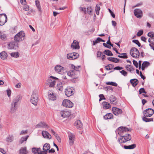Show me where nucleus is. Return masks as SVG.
<instances>
[{
  "label": "nucleus",
  "instance_id": "nucleus-8",
  "mask_svg": "<svg viewBox=\"0 0 154 154\" xmlns=\"http://www.w3.org/2000/svg\"><path fill=\"white\" fill-rule=\"evenodd\" d=\"M7 20V17L5 14H0V25H4Z\"/></svg>",
  "mask_w": 154,
  "mask_h": 154
},
{
  "label": "nucleus",
  "instance_id": "nucleus-27",
  "mask_svg": "<svg viewBox=\"0 0 154 154\" xmlns=\"http://www.w3.org/2000/svg\"><path fill=\"white\" fill-rule=\"evenodd\" d=\"M35 2L36 6L37 7L39 12H40V14H41L42 12V11L40 2L38 0H36Z\"/></svg>",
  "mask_w": 154,
  "mask_h": 154
},
{
  "label": "nucleus",
  "instance_id": "nucleus-41",
  "mask_svg": "<svg viewBox=\"0 0 154 154\" xmlns=\"http://www.w3.org/2000/svg\"><path fill=\"white\" fill-rule=\"evenodd\" d=\"M150 65V63L148 61H144L142 64V66H144V67L147 68L148 66Z\"/></svg>",
  "mask_w": 154,
  "mask_h": 154
},
{
  "label": "nucleus",
  "instance_id": "nucleus-15",
  "mask_svg": "<svg viewBox=\"0 0 154 154\" xmlns=\"http://www.w3.org/2000/svg\"><path fill=\"white\" fill-rule=\"evenodd\" d=\"M71 48L72 49H79L80 46L79 45V42L76 40H74L73 42L71 45Z\"/></svg>",
  "mask_w": 154,
  "mask_h": 154
},
{
  "label": "nucleus",
  "instance_id": "nucleus-4",
  "mask_svg": "<svg viewBox=\"0 0 154 154\" xmlns=\"http://www.w3.org/2000/svg\"><path fill=\"white\" fill-rule=\"evenodd\" d=\"M129 130L130 129L128 128L121 126L118 128L117 131L118 134L122 137L123 134L127 133Z\"/></svg>",
  "mask_w": 154,
  "mask_h": 154
},
{
  "label": "nucleus",
  "instance_id": "nucleus-36",
  "mask_svg": "<svg viewBox=\"0 0 154 154\" xmlns=\"http://www.w3.org/2000/svg\"><path fill=\"white\" fill-rule=\"evenodd\" d=\"M125 68L127 70L130 72H131V71H133L134 70V69L133 66H131L130 65H127L125 66Z\"/></svg>",
  "mask_w": 154,
  "mask_h": 154
},
{
  "label": "nucleus",
  "instance_id": "nucleus-14",
  "mask_svg": "<svg viewBox=\"0 0 154 154\" xmlns=\"http://www.w3.org/2000/svg\"><path fill=\"white\" fill-rule=\"evenodd\" d=\"M112 110L113 113L116 116H118L119 114H121L122 112L121 109L116 107H112Z\"/></svg>",
  "mask_w": 154,
  "mask_h": 154
},
{
  "label": "nucleus",
  "instance_id": "nucleus-38",
  "mask_svg": "<svg viewBox=\"0 0 154 154\" xmlns=\"http://www.w3.org/2000/svg\"><path fill=\"white\" fill-rule=\"evenodd\" d=\"M146 117H145V116L143 117L142 119L143 120L146 122H149L152 121H153V118H149L148 119L146 118Z\"/></svg>",
  "mask_w": 154,
  "mask_h": 154
},
{
  "label": "nucleus",
  "instance_id": "nucleus-50",
  "mask_svg": "<svg viewBox=\"0 0 154 154\" xmlns=\"http://www.w3.org/2000/svg\"><path fill=\"white\" fill-rule=\"evenodd\" d=\"M120 72L125 76H126L128 74L127 72L123 70L120 71Z\"/></svg>",
  "mask_w": 154,
  "mask_h": 154
},
{
  "label": "nucleus",
  "instance_id": "nucleus-62",
  "mask_svg": "<svg viewBox=\"0 0 154 154\" xmlns=\"http://www.w3.org/2000/svg\"><path fill=\"white\" fill-rule=\"evenodd\" d=\"M102 53L100 51H98L97 52V57H101L102 55Z\"/></svg>",
  "mask_w": 154,
  "mask_h": 154
},
{
  "label": "nucleus",
  "instance_id": "nucleus-48",
  "mask_svg": "<svg viewBox=\"0 0 154 154\" xmlns=\"http://www.w3.org/2000/svg\"><path fill=\"white\" fill-rule=\"evenodd\" d=\"M132 42L136 44H137L139 47H140L141 46V44L137 40H132Z\"/></svg>",
  "mask_w": 154,
  "mask_h": 154
},
{
  "label": "nucleus",
  "instance_id": "nucleus-55",
  "mask_svg": "<svg viewBox=\"0 0 154 154\" xmlns=\"http://www.w3.org/2000/svg\"><path fill=\"white\" fill-rule=\"evenodd\" d=\"M17 42H13L14 45V49H17L18 48V44Z\"/></svg>",
  "mask_w": 154,
  "mask_h": 154
},
{
  "label": "nucleus",
  "instance_id": "nucleus-9",
  "mask_svg": "<svg viewBox=\"0 0 154 154\" xmlns=\"http://www.w3.org/2000/svg\"><path fill=\"white\" fill-rule=\"evenodd\" d=\"M62 105L65 107L67 108H72L73 107V103L69 100H64L62 102Z\"/></svg>",
  "mask_w": 154,
  "mask_h": 154
},
{
  "label": "nucleus",
  "instance_id": "nucleus-33",
  "mask_svg": "<svg viewBox=\"0 0 154 154\" xmlns=\"http://www.w3.org/2000/svg\"><path fill=\"white\" fill-rule=\"evenodd\" d=\"M7 35L3 32L0 31V38L2 39H5L6 38Z\"/></svg>",
  "mask_w": 154,
  "mask_h": 154
},
{
  "label": "nucleus",
  "instance_id": "nucleus-13",
  "mask_svg": "<svg viewBox=\"0 0 154 154\" xmlns=\"http://www.w3.org/2000/svg\"><path fill=\"white\" fill-rule=\"evenodd\" d=\"M68 137L69 144L70 146H72L73 145L75 140V135L73 134L69 133V134Z\"/></svg>",
  "mask_w": 154,
  "mask_h": 154
},
{
  "label": "nucleus",
  "instance_id": "nucleus-5",
  "mask_svg": "<svg viewBox=\"0 0 154 154\" xmlns=\"http://www.w3.org/2000/svg\"><path fill=\"white\" fill-rule=\"evenodd\" d=\"M20 99V97H16L14 99L11 107V112H14L16 110V106L17 105V103Z\"/></svg>",
  "mask_w": 154,
  "mask_h": 154
},
{
  "label": "nucleus",
  "instance_id": "nucleus-11",
  "mask_svg": "<svg viewBox=\"0 0 154 154\" xmlns=\"http://www.w3.org/2000/svg\"><path fill=\"white\" fill-rule=\"evenodd\" d=\"M55 71L60 74H63L64 73L65 69L64 67L60 65H57L54 68Z\"/></svg>",
  "mask_w": 154,
  "mask_h": 154
},
{
  "label": "nucleus",
  "instance_id": "nucleus-42",
  "mask_svg": "<svg viewBox=\"0 0 154 154\" xmlns=\"http://www.w3.org/2000/svg\"><path fill=\"white\" fill-rule=\"evenodd\" d=\"M28 137V136H27L25 137H22L21 138V139L20 140V143H22L24 141H26L27 140Z\"/></svg>",
  "mask_w": 154,
  "mask_h": 154
},
{
  "label": "nucleus",
  "instance_id": "nucleus-31",
  "mask_svg": "<svg viewBox=\"0 0 154 154\" xmlns=\"http://www.w3.org/2000/svg\"><path fill=\"white\" fill-rule=\"evenodd\" d=\"M57 88L59 91H62L63 90V84L61 83H59L57 85Z\"/></svg>",
  "mask_w": 154,
  "mask_h": 154
},
{
  "label": "nucleus",
  "instance_id": "nucleus-40",
  "mask_svg": "<svg viewBox=\"0 0 154 154\" xmlns=\"http://www.w3.org/2000/svg\"><path fill=\"white\" fill-rule=\"evenodd\" d=\"M106 84L107 85H112L116 87L117 86V84L116 82H109L106 83Z\"/></svg>",
  "mask_w": 154,
  "mask_h": 154
},
{
  "label": "nucleus",
  "instance_id": "nucleus-47",
  "mask_svg": "<svg viewBox=\"0 0 154 154\" xmlns=\"http://www.w3.org/2000/svg\"><path fill=\"white\" fill-rule=\"evenodd\" d=\"M147 35L150 37L151 38H152L154 37V33L152 32H149L148 33Z\"/></svg>",
  "mask_w": 154,
  "mask_h": 154
},
{
  "label": "nucleus",
  "instance_id": "nucleus-16",
  "mask_svg": "<svg viewBox=\"0 0 154 154\" xmlns=\"http://www.w3.org/2000/svg\"><path fill=\"white\" fill-rule=\"evenodd\" d=\"M50 148V145L49 143H45L43 146V150L42 154H46L48 152V150H49Z\"/></svg>",
  "mask_w": 154,
  "mask_h": 154
},
{
  "label": "nucleus",
  "instance_id": "nucleus-32",
  "mask_svg": "<svg viewBox=\"0 0 154 154\" xmlns=\"http://www.w3.org/2000/svg\"><path fill=\"white\" fill-rule=\"evenodd\" d=\"M136 147V145L135 144H132L129 146H125L124 147L126 149H132Z\"/></svg>",
  "mask_w": 154,
  "mask_h": 154
},
{
  "label": "nucleus",
  "instance_id": "nucleus-17",
  "mask_svg": "<svg viewBox=\"0 0 154 154\" xmlns=\"http://www.w3.org/2000/svg\"><path fill=\"white\" fill-rule=\"evenodd\" d=\"M60 114L62 117L63 118L69 117L71 114L69 111L66 110L61 111L60 112Z\"/></svg>",
  "mask_w": 154,
  "mask_h": 154
},
{
  "label": "nucleus",
  "instance_id": "nucleus-59",
  "mask_svg": "<svg viewBox=\"0 0 154 154\" xmlns=\"http://www.w3.org/2000/svg\"><path fill=\"white\" fill-rule=\"evenodd\" d=\"M123 69V68L122 67L119 66H117L113 68L114 70H120Z\"/></svg>",
  "mask_w": 154,
  "mask_h": 154
},
{
  "label": "nucleus",
  "instance_id": "nucleus-52",
  "mask_svg": "<svg viewBox=\"0 0 154 154\" xmlns=\"http://www.w3.org/2000/svg\"><path fill=\"white\" fill-rule=\"evenodd\" d=\"M139 94H140L142 93L146 94V92L145 91L144 88H141L139 90Z\"/></svg>",
  "mask_w": 154,
  "mask_h": 154
},
{
  "label": "nucleus",
  "instance_id": "nucleus-63",
  "mask_svg": "<svg viewBox=\"0 0 154 154\" xmlns=\"http://www.w3.org/2000/svg\"><path fill=\"white\" fill-rule=\"evenodd\" d=\"M32 152L35 154L37 153V148H34L32 149Z\"/></svg>",
  "mask_w": 154,
  "mask_h": 154
},
{
  "label": "nucleus",
  "instance_id": "nucleus-64",
  "mask_svg": "<svg viewBox=\"0 0 154 154\" xmlns=\"http://www.w3.org/2000/svg\"><path fill=\"white\" fill-rule=\"evenodd\" d=\"M11 91L10 89L7 90V93L8 96H10L11 94Z\"/></svg>",
  "mask_w": 154,
  "mask_h": 154
},
{
  "label": "nucleus",
  "instance_id": "nucleus-57",
  "mask_svg": "<svg viewBox=\"0 0 154 154\" xmlns=\"http://www.w3.org/2000/svg\"><path fill=\"white\" fill-rule=\"evenodd\" d=\"M48 95H51L53 96H54L53 91L52 90H49L48 92Z\"/></svg>",
  "mask_w": 154,
  "mask_h": 154
},
{
  "label": "nucleus",
  "instance_id": "nucleus-51",
  "mask_svg": "<svg viewBox=\"0 0 154 154\" xmlns=\"http://www.w3.org/2000/svg\"><path fill=\"white\" fill-rule=\"evenodd\" d=\"M23 9L26 11H28L29 10V7L28 5H24L23 7Z\"/></svg>",
  "mask_w": 154,
  "mask_h": 154
},
{
  "label": "nucleus",
  "instance_id": "nucleus-26",
  "mask_svg": "<svg viewBox=\"0 0 154 154\" xmlns=\"http://www.w3.org/2000/svg\"><path fill=\"white\" fill-rule=\"evenodd\" d=\"M107 60L109 61L116 63H118L119 62V59L113 57H108L107 58Z\"/></svg>",
  "mask_w": 154,
  "mask_h": 154
},
{
  "label": "nucleus",
  "instance_id": "nucleus-53",
  "mask_svg": "<svg viewBox=\"0 0 154 154\" xmlns=\"http://www.w3.org/2000/svg\"><path fill=\"white\" fill-rule=\"evenodd\" d=\"M13 140V136H9L7 138V140L9 142H11Z\"/></svg>",
  "mask_w": 154,
  "mask_h": 154
},
{
  "label": "nucleus",
  "instance_id": "nucleus-12",
  "mask_svg": "<svg viewBox=\"0 0 154 154\" xmlns=\"http://www.w3.org/2000/svg\"><path fill=\"white\" fill-rule=\"evenodd\" d=\"M79 54L78 53L73 52L68 54L67 55V57L69 59L74 60L78 57Z\"/></svg>",
  "mask_w": 154,
  "mask_h": 154
},
{
  "label": "nucleus",
  "instance_id": "nucleus-60",
  "mask_svg": "<svg viewBox=\"0 0 154 154\" xmlns=\"http://www.w3.org/2000/svg\"><path fill=\"white\" fill-rule=\"evenodd\" d=\"M105 90H112V88L110 86H107L104 88Z\"/></svg>",
  "mask_w": 154,
  "mask_h": 154
},
{
  "label": "nucleus",
  "instance_id": "nucleus-20",
  "mask_svg": "<svg viewBox=\"0 0 154 154\" xmlns=\"http://www.w3.org/2000/svg\"><path fill=\"white\" fill-rule=\"evenodd\" d=\"M65 94L66 96H71L73 95V93L72 89L70 88H67L65 89Z\"/></svg>",
  "mask_w": 154,
  "mask_h": 154
},
{
  "label": "nucleus",
  "instance_id": "nucleus-45",
  "mask_svg": "<svg viewBox=\"0 0 154 154\" xmlns=\"http://www.w3.org/2000/svg\"><path fill=\"white\" fill-rule=\"evenodd\" d=\"M100 42V38L98 37L95 41H93V45H95Z\"/></svg>",
  "mask_w": 154,
  "mask_h": 154
},
{
  "label": "nucleus",
  "instance_id": "nucleus-29",
  "mask_svg": "<svg viewBox=\"0 0 154 154\" xmlns=\"http://www.w3.org/2000/svg\"><path fill=\"white\" fill-rule=\"evenodd\" d=\"M113 115L111 113H108L104 116L103 117L105 119H110L113 118Z\"/></svg>",
  "mask_w": 154,
  "mask_h": 154
},
{
  "label": "nucleus",
  "instance_id": "nucleus-56",
  "mask_svg": "<svg viewBox=\"0 0 154 154\" xmlns=\"http://www.w3.org/2000/svg\"><path fill=\"white\" fill-rule=\"evenodd\" d=\"M74 72V70H70L68 72L67 74L69 76H72V75H73Z\"/></svg>",
  "mask_w": 154,
  "mask_h": 154
},
{
  "label": "nucleus",
  "instance_id": "nucleus-35",
  "mask_svg": "<svg viewBox=\"0 0 154 154\" xmlns=\"http://www.w3.org/2000/svg\"><path fill=\"white\" fill-rule=\"evenodd\" d=\"M114 66L112 64H109L105 66V69L107 70H111L114 67Z\"/></svg>",
  "mask_w": 154,
  "mask_h": 154
},
{
  "label": "nucleus",
  "instance_id": "nucleus-24",
  "mask_svg": "<svg viewBox=\"0 0 154 154\" xmlns=\"http://www.w3.org/2000/svg\"><path fill=\"white\" fill-rule=\"evenodd\" d=\"M130 82L132 85L134 86H136L138 83V80L136 79H131Z\"/></svg>",
  "mask_w": 154,
  "mask_h": 154
},
{
  "label": "nucleus",
  "instance_id": "nucleus-18",
  "mask_svg": "<svg viewBox=\"0 0 154 154\" xmlns=\"http://www.w3.org/2000/svg\"><path fill=\"white\" fill-rule=\"evenodd\" d=\"M75 126H76V128L79 130H81L82 128L83 125L81 121L78 120L76 121L74 124Z\"/></svg>",
  "mask_w": 154,
  "mask_h": 154
},
{
  "label": "nucleus",
  "instance_id": "nucleus-30",
  "mask_svg": "<svg viewBox=\"0 0 154 154\" xmlns=\"http://www.w3.org/2000/svg\"><path fill=\"white\" fill-rule=\"evenodd\" d=\"M27 152L26 151V147H22L20 150V154H26Z\"/></svg>",
  "mask_w": 154,
  "mask_h": 154
},
{
  "label": "nucleus",
  "instance_id": "nucleus-21",
  "mask_svg": "<svg viewBox=\"0 0 154 154\" xmlns=\"http://www.w3.org/2000/svg\"><path fill=\"white\" fill-rule=\"evenodd\" d=\"M43 136L45 138L51 139V135L46 131H43L42 132Z\"/></svg>",
  "mask_w": 154,
  "mask_h": 154
},
{
  "label": "nucleus",
  "instance_id": "nucleus-54",
  "mask_svg": "<svg viewBox=\"0 0 154 154\" xmlns=\"http://www.w3.org/2000/svg\"><path fill=\"white\" fill-rule=\"evenodd\" d=\"M143 33V32L142 30H140L139 31L137 34V36H140Z\"/></svg>",
  "mask_w": 154,
  "mask_h": 154
},
{
  "label": "nucleus",
  "instance_id": "nucleus-6",
  "mask_svg": "<svg viewBox=\"0 0 154 154\" xmlns=\"http://www.w3.org/2000/svg\"><path fill=\"white\" fill-rule=\"evenodd\" d=\"M122 138L119 139V141L121 143H124L130 140L131 139V135L129 134H126L125 135L122 136Z\"/></svg>",
  "mask_w": 154,
  "mask_h": 154
},
{
  "label": "nucleus",
  "instance_id": "nucleus-43",
  "mask_svg": "<svg viewBox=\"0 0 154 154\" xmlns=\"http://www.w3.org/2000/svg\"><path fill=\"white\" fill-rule=\"evenodd\" d=\"M126 53H122L120 54L124 55H118V57L120 58L126 59L128 58V56L126 55Z\"/></svg>",
  "mask_w": 154,
  "mask_h": 154
},
{
  "label": "nucleus",
  "instance_id": "nucleus-3",
  "mask_svg": "<svg viewBox=\"0 0 154 154\" xmlns=\"http://www.w3.org/2000/svg\"><path fill=\"white\" fill-rule=\"evenodd\" d=\"M131 55L136 58H138L140 56V52L136 48L133 47L131 49L130 51Z\"/></svg>",
  "mask_w": 154,
  "mask_h": 154
},
{
  "label": "nucleus",
  "instance_id": "nucleus-58",
  "mask_svg": "<svg viewBox=\"0 0 154 154\" xmlns=\"http://www.w3.org/2000/svg\"><path fill=\"white\" fill-rule=\"evenodd\" d=\"M133 62L134 65L136 67V68H137L138 67V63L137 62L134 60Z\"/></svg>",
  "mask_w": 154,
  "mask_h": 154
},
{
  "label": "nucleus",
  "instance_id": "nucleus-1",
  "mask_svg": "<svg viewBox=\"0 0 154 154\" xmlns=\"http://www.w3.org/2000/svg\"><path fill=\"white\" fill-rule=\"evenodd\" d=\"M58 79L56 77L50 76L47 80L46 84V85H49L51 88L54 87L55 85L56 81L55 80H57Z\"/></svg>",
  "mask_w": 154,
  "mask_h": 154
},
{
  "label": "nucleus",
  "instance_id": "nucleus-61",
  "mask_svg": "<svg viewBox=\"0 0 154 154\" xmlns=\"http://www.w3.org/2000/svg\"><path fill=\"white\" fill-rule=\"evenodd\" d=\"M108 10L109 11V12H110V13L112 16L113 17V18H115V14L113 13L111 11V10L109 9H108Z\"/></svg>",
  "mask_w": 154,
  "mask_h": 154
},
{
  "label": "nucleus",
  "instance_id": "nucleus-10",
  "mask_svg": "<svg viewBox=\"0 0 154 154\" xmlns=\"http://www.w3.org/2000/svg\"><path fill=\"white\" fill-rule=\"evenodd\" d=\"M134 15L137 18L140 19L143 16V11L139 9H134Z\"/></svg>",
  "mask_w": 154,
  "mask_h": 154
},
{
  "label": "nucleus",
  "instance_id": "nucleus-23",
  "mask_svg": "<svg viewBox=\"0 0 154 154\" xmlns=\"http://www.w3.org/2000/svg\"><path fill=\"white\" fill-rule=\"evenodd\" d=\"M109 99L111 104H116L117 103L118 100L115 97H109Z\"/></svg>",
  "mask_w": 154,
  "mask_h": 154
},
{
  "label": "nucleus",
  "instance_id": "nucleus-2",
  "mask_svg": "<svg viewBox=\"0 0 154 154\" xmlns=\"http://www.w3.org/2000/svg\"><path fill=\"white\" fill-rule=\"evenodd\" d=\"M25 36L23 31H21L17 33L14 37V40L16 42H20L24 40Z\"/></svg>",
  "mask_w": 154,
  "mask_h": 154
},
{
  "label": "nucleus",
  "instance_id": "nucleus-28",
  "mask_svg": "<svg viewBox=\"0 0 154 154\" xmlns=\"http://www.w3.org/2000/svg\"><path fill=\"white\" fill-rule=\"evenodd\" d=\"M0 56L1 58L3 60L7 59V54L5 51H2L0 54Z\"/></svg>",
  "mask_w": 154,
  "mask_h": 154
},
{
  "label": "nucleus",
  "instance_id": "nucleus-37",
  "mask_svg": "<svg viewBox=\"0 0 154 154\" xmlns=\"http://www.w3.org/2000/svg\"><path fill=\"white\" fill-rule=\"evenodd\" d=\"M10 54L11 57L15 58H17L20 55L19 53L18 52H12Z\"/></svg>",
  "mask_w": 154,
  "mask_h": 154
},
{
  "label": "nucleus",
  "instance_id": "nucleus-22",
  "mask_svg": "<svg viewBox=\"0 0 154 154\" xmlns=\"http://www.w3.org/2000/svg\"><path fill=\"white\" fill-rule=\"evenodd\" d=\"M30 101L31 102L35 105H37L38 101V97H31Z\"/></svg>",
  "mask_w": 154,
  "mask_h": 154
},
{
  "label": "nucleus",
  "instance_id": "nucleus-25",
  "mask_svg": "<svg viewBox=\"0 0 154 154\" xmlns=\"http://www.w3.org/2000/svg\"><path fill=\"white\" fill-rule=\"evenodd\" d=\"M102 105L103 108L104 109H107L110 108V104L106 102H103Z\"/></svg>",
  "mask_w": 154,
  "mask_h": 154
},
{
  "label": "nucleus",
  "instance_id": "nucleus-44",
  "mask_svg": "<svg viewBox=\"0 0 154 154\" xmlns=\"http://www.w3.org/2000/svg\"><path fill=\"white\" fill-rule=\"evenodd\" d=\"M100 9V8L99 6L97 4L96 5V13L98 15L99 14V11Z\"/></svg>",
  "mask_w": 154,
  "mask_h": 154
},
{
  "label": "nucleus",
  "instance_id": "nucleus-19",
  "mask_svg": "<svg viewBox=\"0 0 154 154\" xmlns=\"http://www.w3.org/2000/svg\"><path fill=\"white\" fill-rule=\"evenodd\" d=\"M36 128H48L49 126L45 123L41 122L38 124L36 125L35 126Z\"/></svg>",
  "mask_w": 154,
  "mask_h": 154
},
{
  "label": "nucleus",
  "instance_id": "nucleus-7",
  "mask_svg": "<svg viewBox=\"0 0 154 154\" xmlns=\"http://www.w3.org/2000/svg\"><path fill=\"white\" fill-rule=\"evenodd\" d=\"M154 113L153 109L151 108H148L143 112L144 116L146 117H150L152 116Z\"/></svg>",
  "mask_w": 154,
  "mask_h": 154
},
{
  "label": "nucleus",
  "instance_id": "nucleus-49",
  "mask_svg": "<svg viewBox=\"0 0 154 154\" xmlns=\"http://www.w3.org/2000/svg\"><path fill=\"white\" fill-rule=\"evenodd\" d=\"M80 66H78L76 67L75 66H74L73 65H72V68L73 69L77 71H79V69L80 67Z\"/></svg>",
  "mask_w": 154,
  "mask_h": 154
},
{
  "label": "nucleus",
  "instance_id": "nucleus-39",
  "mask_svg": "<svg viewBox=\"0 0 154 154\" xmlns=\"http://www.w3.org/2000/svg\"><path fill=\"white\" fill-rule=\"evenodd\" d=\"M14 44L13 42H10L8 45V48L9 49H14Z\"/></svg>",
  "mask_w": 154,
  "mask_h": 154
},
{
  "label": "nucleus",
  "instance_id": "nucleus-46",
  "mask_svg": "<svg viewBox=\"0 0 154 154\" xmlns=\"http://www.w3.org/2000/svg\"><path fill=\"white\" fill-rule=\"evenodd\" d=\"M92 8L91 7H88L87 8V13L89 14H91L92 11Z\"/></svg>",
  "mask_w": 154,
  "mask_h": 154
},
{
  "label": "nucleus",
  "instance_id": "nucleus-34",
  "mask_svg": "<svg viewBox=\"0 0 154 154\" xmlns=\"http://www.w3.org/2000/svg\"><path fill=\"white\" fill-rule=\"evenodd\" d=\"M103 53L107 56H112L113 55L111 51L108 50H105L103 52Z\"/></svg>",
  "mask_w": 154,
  "mask_h": 154
}]
</instances>
